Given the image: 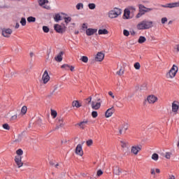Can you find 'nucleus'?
Segmentation results:
<instances>
[{
	"instance_id": "nucleus-1",
	"label": "nucleus",
	"mask_w": 179,
	"mask_h": 179,
	"mask_svg": "<svg viewBox=\"0 0 179 179\" xmlns=\"http://www.w3.org/2000/svg\"><path fill=\"white\" fill-rule=\"evenodd\" d=\"M152 27H153V21H149L146 20L140 22L136 25V29L138 30H148L149 29H152Z\"/></svg>"
},
{
	"instance_id": "nucleus-2",
	"label": "nucleus",
	"mask_w": 179,
	"mask_h": 179,
	"mask_svg": "<svg viewBox=\"0 0 179 179\" xmlns=\"http://www.w3.org/2000/svg\"><path fill=\"white\" fill-rule=\"evenodd\" d=\"M178 72V66H177L176 64H173L169 71L166 74V79H173V78H176V75H177Z\"/></svg>"
},
{
	"instance_id": "nucleus-3",
	"label": "nucleus",
	"mask_w": 179,
	"mask_h": 179,
	"mask_svg": "<svg viewBox=\"0 0 179 179\" xmlns=\"http://www.w3.org/2000/svg\"><path fill=\"white\" fill-rule=\"evenodd\" d=\"M121 13H122V10L115 8L108 12V17H110V19H115L119 17Z\"/></svg>"
},
{
	"instance_id": "nucleus-4",
	"label": "nucleus",
	"mask_w": 179,
	"mask_h": 179,
	"mask_svg": "<svg viewBox=\"0 0 179 179\" xmlns=\"http://www.w3.org/2000/svg\"><path fill=\"white\" fill-rule=\"evenodd\" d=\"M141 150H142L141 145H133L131 148V153H132L133 155H135V156H136V155H138L139 152H141Z\"/></svg>"
},
{
	"instance_id": "nucleus-5",
	"label": "nucleus",
	"mask_w": 179,
	"mask_h": 179,
	"mask_svg": "<svg viewBox=\"0 0 179 179\" xmlns=\"http://www.w3.org/2000/svg\"><path fill=\"white\" fill-rule=\"evenodd\" d=\"M54 29L57 33H59L60 34H62V33H65L66 30V27H62L58 24H55Z\"/></svg>"
},
{
	"instance_id": "nucleus-6",
	"label": "nucleus",
	"mask_w": 179,
	"mask_h": 179,
	"mask_svg": "<svg viewBox=\"0 0 179 179\" xmlns=\"http://www.w3.org/2000/svg\"><path fill=\"white\" fill-rule=\"evenodd\" d=\"M157 100H158L157 96L153 94L149 95L147 97V101L149 103V104H155V103H156Z\"/></svg>"
},
{
	"instance_id": "nucleus-7",
	"label": "nucleus",
	"mask_w": 179,
	"mask_h": 179,
	"mask_svg": "<svg viewBox=\"0 0 179 179\" xmlns=\"http://www.w3.org/2000/svg\"><path fill=\"white\" fill-rule=\"evenodd\" d=\"M13 31L11 29H3L2 30V36L3 37H6L7 38H9L10 37V34H12Z\"/></svg>"
},
{
	"instance_id": "nucleus-8",
	"label": "nucleus",
	"mask_w": 179,
	"mask_h": 179,
	"mask_svg": "<svg viewBox=\"0 0 179 179\" xmlns=\"http://www.w3.org/2000/svg\"><path fill=\"white\" fill-rule=\"evenodd\" d=\"M42 80L44 85L48 83V82L50 81V75H48V71H47V70H45L43 73V75L42 76Z\"/></svg>"
},
{
	"instance_id": "nucleus-9",
	"label": "nucleus",
	"mask_w": 179,
	"mask_h": 179,
	"mask_svg": "<svg viewBox=\"0 0 179 179\" xmlns=\"http://www.w3.org/2000/svg\"><path fill=\"white\" fill-rule=\"evenodd\" d=\"M15 162L17 164L18 169H20L23 166V162H22V157L15 156Z\"/></svg>"
},
{
	"instance_id": "nucleus-10",
	"label": "nucleus",
	"mask_w": 179,
	"mask_h": 179,
	"mask_svg": "<svg viewBox=\"0 0 179 179\" xmlns=\"http://www.w3.org/2000/svg\"><path fill=\"white\" fill-rule=\"evenodd\" d=\"M100 99H98V101H100ZM101 107V102H96L92 101V110H99Z\"/></svg>"
},
{
	"instance_id": "nucleus-11",
	"label": "nucleus",
	"mask_w": 179,
	"mask_h": 179,
	"mask_svg": "<svg viewBox=\"0 0 179 179\" xmlns=\"http://www.w3.org/2000/svg\"><path fill=\"white\" fill-rule=\"evenodd\" d=\"M114 107L110 108H108L106 113H105V117L106 118H110V117H111V115H113V114H114Z\"/></svg>"
},
{
	"instance_id": "nucleus-12",
	"label": "nucleus",
	"mask_w": 179,
	"mask_h": 179,
	"mask_svg": "<svg viewBox=\"0 0 179 179\" xmlns=\"http://www.w3.org/2000/svg\"><path fill=\"white\" fill-rule=\"evenodd\" d=\"M76 154L78 156H83V150L82 149V145L78 144L76 148Z\"/></svg>"
},
{
	"instance_id": "nucleus-13",
	"label": "nucleus",
	"mask_w": 179,
	"mask_h": 179,
	"mask_svg": "<svg viewBox=\"0 0 179 179\" xmlns=\"http://www.w3.org/2000/svg\"><path fill=\"white\" fill-rule=\"evenodd\" d=\"M104 59V54L101 52H99L96 54V56L95 57V60L97 61V62H101Z\"/></svg>"
},
{
	"instance_id": "nucleus-14",
	"label": "nucleus",
	"mask_w": 179,
	"mask_h": 179,
	"mask_svg": "<svg viewBox=\"0 0 179 179\" xmlns=\"http://www.w3.org/2000/svg\"><path fill=\"white\" fill-rule=\"evenodd\" d=\"M178 108H179V103L177 101H173L172 103L173 113H175V114H177V111H178Z\"/></svg>"
},
{
	"instance_id": "nucleus-15",
	"label": "nucleus",
	"mask_w": 179,
	"mask_h": 179,
	"mask_svg": "<svg viewBox=\"0 0 179 179\" xmlns=\"http://www.w3.org/2000/svg\"><path fill=\"white\" fill-rule=\"evenodd\" d=\"M113 174H115V176H120L121 173H122V169L120 168L118 166H115L113 169Z\"/></svg>"
},
{
	"instance_id": "nucleus-16",
	"label": "nucleus",
	"mask_w": 179,
	"mask_h": 179,
	"mask_svg": "<svg viewBox=\"0 0 179 179\" xmlns=\"http://www.w3.org/2000/svg\"><path fill=\"white\" fill-rule=\"evenodd\" d=\"M95 33H97V29L89 28L86 30L87 36H93Z\"/></svg>"
},
{
	"instance_id": "nucleus-17",
	"label": "nucleus",
	"mask_w": 179,
	"mask_h": 179,
	"mask_svg": "<svg viewBox=\"0 0 179 179\" xmlns=\"http://www.w3.org/2000/svg\"><path fill=\"white\" fill-rule=\"evenodd\" d=\"M129 15H131L129 10L128 8L124 9L123 19H131Z\"/></svg>"
},
{
	"instance_id": "nucleus-18",
	"label": "nucleus",
	"mask_w": 179,
	"mask_h": 179,
	"mask_svg": "<svg viewBox=\"0 0 179 179\" xmlns=\"http://www.w3.org/2000/svg\"><path fill=\"white\" fill-rule=\"evenodd\" d=\"M62 55H64V52H60L57 57H55L57 62H61L62 61Z\"/></svg>"
},
{
	"instance_id": "nucleus-19",
	"label": "nucleus",
	"mask_w": 179,
	"mask_h": 179,
	"mask_svg": "<svg viewBox=\"0 0 179 179\" xmlns=\"http://www.w3.org/2000/svg\"><path fill=\"white\" fill-rule=\"evenodd\" d=\"M87 120L83 121L78 123V125H79L82 129H85V127H86V125H87Z\"/></svg>"
},
{
	"instance_id": "nucleus-20",
	"label": "nucleus",
	"mask_w": 179,
	"mask_h": 179,
	"mask_svg": "<svg viewBox=\"0 0 179 179\" xmlns=\"http://www.w3.org/2000/svg\"><path fill=\"white\" fill-rule=\"evenodd\" d=\"M146 42V38L145 36H140L138 40V43L139 44H143V43Z\"/></svg>"
},
{
	"instance_id": "nucleus-21",
	"label": "nucleus",
	"mask_w": 179,
	"mask_h": 179,
	"mask_svg": "<svg viewBox=\"0 0 179 179\" xmlns=\"http://www.w3.org/2000/svg\"><path fill=\"white\" fill-rule=\"evenodd\" d=\"M98 34H108V30L103 29H99Z\"/></svg>"
},
{
	"instance_id": "nucleus-22",
	"label": "nucleus",
	"mask_w": 179,
	"mask_h": 179,
	"mask_svg": "<svg viewBox=\"0 0 179 179\" xmlns=\"http://www.w3.org/2000/svg\"><path fill=\"white\" fill-rule=\"evenodd\" d=\"M73 107H76V108H79V107H82V105L79 103L78 101H73L72 103Z\"/></svg>"
},
{
	"instance_id": "nucleus-23",
	"label": "nucleus",
	"mask_w": 179,
	"mask_h": 179,
	"mask_svg": "<svg viewBox=\"0 0 179 179\" xmlns=\"http://www.w3.org/2000/svg\"><path fill=\"white\" fill-rule=\"evenodd\" d=\"M38 124L43 129H45V122H43V120L41 119L38 120Z\"/></svg>"
},
{
	"instance_id": "nucleus-24",
	"label": "nucleus",
	"mask_w": 179,
	"mask_h": 179,
	"mask_svg": "<svg viewBox=\"0 0 179 179\" xmlns=\"http://www.w3.org/2000/svg\"><path fill=\"white\" fill-rule=\"evenodd\" d=\"M27 20L29 23H34L36 22V17L31 16L27 17Z\"/></svg>"
},
{
	"instance_id": "nucleus-25",
	"label": "nucleus",
	"mask_w": 179,
	"mask_h": 179,
	"mask_svg": "<svg viewBox=\"0 0 179 179\" xmlns=\"http://www.w3.org/2000/svg\"><path fill=\"white\" fill-rule=\"evenodd\" d=\"M58 124L59 125L60 127H64V118L60 117L58 119Z\"/></svg>"
},
{
	"instance_id": "nucleus-26",
	"label": "nucleus",
	"mask_w": 179,
	"mask_h": 179,
	"mask_svg": "<svg viewBox=\"0 0 179 179\" xmlns=\"http://www.w3.org/2000/svg\"><path fill=\"white\" fill-rule=\"evenodd\" d=\"M138 8L139 12H143V13H145V10L146 9V7H145V6L139 4Z\"/></svg>"
},
{
	"instance_id": "nucleus-27",
	"label": "nucleus",
	"mask_w": 179,
	"mask_h": 179,
	"mask_svg": "<svg viewBox=\"0 0 179 179\" xmlns=\"http://www.w3.org/2000/svg\"><path fill=\"white\" fill-rule=\"evenodd\" d=\"M26 113H27V106H24L21 109V114H22V115H24Z\"/></svg>"
},
{
	"instance_id": "nucleus-28",
	"label": "nucleus",
	"mask_w": 179,
	"mask_h": 179,
	"mask_svg": "<svg viewBox=\"0 0 179 179\" xmlns=\"http://www.w3.org/2000/svg\"><path fill=\"white\" fill-rule=\"evenodd\" d=\"M124 71L122 69V67L118 71L116 72V75H118L119 76H122L124 75Z\"/></svg>"
},
{
	"instance_id": "nucleus-29",
	"label": "nucleus",
	"mask_w": 179,
	"mask_h": 179,
	"mask_svg": "<svg viewBox=\"0 0 179 179\" xmlns=\"http://www.w3.org/2000/svg\"><path fill=\"white\" fill-rule=\"evenodd\" d=\"M54 19L56 22H59V20H62V17L61 15L59 14H56L55 16L54 17Z\"/></svg>"
},
{
	"instance_id": "nucleus-30",
	"label": "nucleus",
	"mask_w": 179,
	"mask_h": 179,
	"mask_svg": "<svg viewBox=\"0 0 179 179\" xmlns=\"http://www.w3.org/2000/svg\"><path fill=\"white\" fill-rule=\"evenodd\" d=\"M152 160H155V162H157V160H159V155H157L156 153H154L152 155Z\"/></svg>"
},
{
	"instance_id": "nucleus-31",
	"label": "nucleus",
	"mask_w": 179,
	"mask_h": 179,
	"mask_svg": "<svg viewBox=\"0 0 179 179\" xmlns=\"http://www.w3.org/2000/svg\"><path fill=\"white\" fill-rule=\"evenodd\" d=\"M61 68L62 69H65L66 71H69V68H71V66L69 64H63Z\"/></svg>"
},
{
	"instance_id": "nucleus-32",
	"label": "nucleus",
	"mask_w": 179,
	"mask_h": 179,
	"mask_svg": "<svg viewBox=\"0 0 179 179\" xmlns=\"http://www.w3.org/2000/svg\"><path fill=\"white\" fill-rule=\"evenodd\" d=\"M76 9L78 10H80V9H83V3H78L76 6Z\"/></svg>"
},
{
	"instance_id": "nucleus-33",
	"label": "nucleus",
	"mask_w": 179,
	"mask_h": 179,
	"mask_svg": "<svg viewBox=\"0 0 179 179\" xmlns=\"http://www.w3.org/2000/svg\"><path fill=\"white\" fill-rule=\"evenodd\" d=\"M17 156H20V157H22V155H23V150L22 149H18L16 151Z\"/></svg>"
},
{
	"instance_id": "nucleus-34",
	"label": "nucleus",
	"mask_w": 179,
	"mask_h": 179,
	"mask_svg": "<svg viewBox=\"0 0 179 179\" xmlns=\"http://www.w3.org/2000/svg\"><path fill=\"white\" fill-rule=\"evenodd\" d=\"M122 148H127L128 146V142L122 141H120Z\"/></svg>"
},
{
	"instance_id": "nucleus-35",
	"label": "nucleus",
	"mask_w": 179,
	"mask_h": 179,
	"mask_svg": "<svg viewBox=\"0 0 179 179\" xmlns=\"http://www.w3.org/2000/svg\"><path fill=\"white\" fill-rule=\"evenodd\" d=\"M64 19L65 23H66L67 24L71 22V20H72V18L71 17H64Z\"/></svg>"
},
{
	"instance_id": "nucleus-36",
	"label": "nucleus",
	"mask_w": 179,
	"mask_h": 179,
	"mask_svg": "<svg viewBox=\"0 0 179 179\" xmlns=\"http://www.w3.org/2000/svg\"><path fill=\"white\" fill-rule=\"evenodd\" d=\"M135 69L139 70L141 69V64L139 62H136L134 65Z\"/></svg>"
},
{
	"instance_id": "nucleus-37",
	"label": "nucleus",
	"mask_w": 179,
	"mask_h": 179,
	"mask_svg": "<svg viewBox=\"0 0 179 179\" xmlns=\"http://www.w3.org/2000/svg\"><path fill=\"white\" fill-rule=\"evenodd\" d=\"M127 9H129V12L130 13L131 12V13H134V12H135L136 10V8H135V7H134V6H129L127 8Z\"/></svg>"
},
{
	"instance_id": "nucleus-38",
	"label": "nucleus",
	"mask_w": 179,
	"mask_h": 179,
	"mask_svg": "<svg viewBox=\"0 0 179 179\" xmlns=\"http://www.w3.org/2000/svg\"><path fill=\"white\" fill-rule=\"evenodd\" d=\"M81 61H83V62H85V64H87V62L89 61V58H87V57H86V56H83L81 57Z\"/></svg>"
},
{
	"instance_id": "nucleus-39",
	"label": "nucleus",
	"mask_w": 179,
	"mask_h": 179,
	"mask_svg": "<svg viewBox=\"0 0 179 179\" xmlns=\"http://www.w3.org/2000/svg\"><path fill=\"white\" fill-rule=\"evenodd\" d=\"M3 129H6L7 131H9V129H10V127L7 123L3 124Z\"/></svg>"
},
{
	"instance_id": "nucleus-40",
	"label": "nucleus",
	"mask_w": 179,
	"mask_h": 179,
	"mask_svg": "<svg viewBox=\"0 0 179 179\" xmlns=\"http://www.w3.org/2000/svg\"><path fill=\"white\" fill-rule=\"evenodd\" d=\"M20 24L22 26H26V18L22 17L20 20Z\"/></svg>"
},
{
	"instance_id": "nucleus-41",
	"label": "nucleus",
	"mask_w": 179,
	"mask_h": 179,
	"mask_svg": "<svg viewBox=\"0 0 179 179\" xmlns=\"http://www.w3.org/2000/svg\"><path fill=\"white\" fill-rule=\"evenodd\" d=\"M88 7L91 10L96 9V4H94V3H90V4H88Z\"/></svg>"
},
{
	"instance_id": "nucleus-42",
	"label": "nucleus",
	"mask_w": 179,
	"mask_h": 179,
	"mask_svg": "<svg viewBox=\"0 0 179 179\" xmlns=\"http://www.w3.org/2000/svg\"><path fill=\"white\" fill-rule=\"evenodd\" d=\"M43 31H44V33H48L50 31V28H48V27L47 26H43Z\"/></svg>"
},
{
	"instance_id": "nucleus-43",
	"label": "nucleus",
	"mask_w": 179,
	"mask_h": 179,
	"mask_svg": "<svg viewBox=\"0 0 179 179\" xmlns=\"http://www.w3.org/2000/svg\"><path fill=\"white\" fill-rule=\"evenodd\" d=\"M51 115L53 117V118H55L57 115V111L51 110Z\"/></svg>"
},
{
	"instance_id": "nucleus-44",
	"label": "nucleus",
	"mask_w": 179,
	"mask_h": 179,
	"mask_svg": "<svg viewBox=\"0 0 179 179\" xmlns=\"http://www.w3.org/2000/svg\"><path fill=\"white\" fill-rule=\"evenodd\" d=\"M97 115H99V114L97 113V111H92V117L93 118H97Z\"/></svg>"
},
{
	"instance_id": "nucleus-45",
	"label": "nucleus",
	"mask_w": 179,
	"mask_h": 179,
	"mask_svg": "<svg viewBox=\"0 0 179 179\" xmlns=\"http://www.w3.org/2000/svg\"><path fill=\"white\" fill-rule=\"evenodd\" d=\"M87 143V146H92V145H93V140L90 139L87 141L86 142Z\"/></svg>"
},
{
	"instance_id": "nucleus-46",
	"label": "nucleus",
	"mask_w": 179,
	"mask_h": 179,
	"mask_svg": "<svg viewBox=\"0 0 179 179\" xmlns=\"http://www.w3.org/2000/svg\"><path fill=\"white\" fill-rule=\"evenodd\" d=\"M123 34L124 36H125L126 37H128V36H129V31L127 30V29H124L123 31Z\"/></svg>"
},
{
	"instance_id": "nucleus-47",
	"label": "nucleus",
	"mask_w": 179,
	"mask_h": 179,
	"mask_svg": "<svg viewBox=\"0 0 179 179\" xmlns=\"http://www.w3.org/2000/svg\"><path fill=\"white\" fill-rule=\"evenodd\" d=\"M85 101L87 104H90V103H92V96H89L88 98H87L85 99Z\"/></svg>"
},
{
	"instance_id": "nucleus-48",
	"label": "nucleus",
	"mask_w": 179,
	"mask_h": 179,
	"mask_svg": "<svg viewBox=\"0 0 179 179\" xmlns=\"http://www.w3.org/2000/svg\"><path fill=\"white\" fill-rule=\"evenodd\" d=\"M171 152H166V155H165V157L166 159H170V158L171 157Z\"/></svg>"
},
{
	"instance_id": "nucleus-49",
	"label": "nucleus",
	"mask_w": 179,
	"mask_h": 179,
	"mask_svg": "<svg viewBox=\"0 0 179 179\" xmlns=\"http://www.w3.org/2000/svg\"><path fill=\"white\" fill-rule=\"evenodd\" d=\"M96 176L98 177H100L101 176H103V171H101V169L98 170L96 172Z\"/></svg>"
},
{
	"instance_id": "nucleus-50",
	"label": "nucleus",
	"mask_w": 179,
	"mask_h": 179,
	"mask_svg": "<svg viewBox=\"0 0 179 179\" xmlns=\"http://www.w3.org/2000/svg\"><path fill=\"white\" fill-rule=\"evenodd\" d=\"M143 15H145V13H143V12H141V11H140V13H138L136 15V17H137V19H139V17H141V16H143Z\"/></svg>"
},
{
	"instance_id": "nucleus-51",
	"label": "nucleus",
	"mask_w": 179,
	"mask_h": 179,
	"mask_svg": "<svg viewBox=\"0 0 179 179\" xmlns=\"http://www.w3.org/2000/svg\"><path fill=\"white\" fill-rule=\"evenodd\" d=\"M38 3L40 6H43V5H45V2L44 1V0H39Z\"/></svg>"
},
{
	"instance_id": "nucleus-52",
	"label": "nucleus",
	"mask_w": 179,
	"mask_h": 179,
	"mask_svg": "<svg viewBox=\"0 0 179 179\" xmlns=\"http://www.w3.org/2000/svg\"><path fill=\"white\" fill-rule=\"evenodd\" d=\"M15 120H17V115H14L10 117L11 121H15Z\"/></svg>"
},
{
	"instance_id": "nucleus-53",
	"label": "nucleus",
	"mask_w": 179,
	"mask_h": 179,
	"mask_svg": "<svg viewBox=\"0 0 179 179\" xmlns=\"http://www.w3.org/2000/svg\"><path fill=\"white\" fill-rule=\"evenodd\" d=\"M161 22H162V24H164V23H166V22H167V17H162L161 20Z\"/></svg>"
},
{
	"instance_id": "nucleus-54",
	"label": "nucleus",
	"mask_w": 179,
	"mask_h": 179,
	"mask_svg": "<svg viewBox=\"0 0 179 179\" xmlns=\"http://www.w3.org/2000/svg\"><path fill=\"white\" fill-rule=\"evenodd\" d=\"M144 10H145L144 13H146L148 12H152V10H153V8H146Z\"/></svg>"
},
{
	"instance_id": "nucleus-55",
	"label": "nucleus",
	"mask_w": 179,
	"mask_h": 179,
	"mask_svg": "<svg viewBox=\"0 0 179 179\" xmlns=\"http://www.w3.org/2000/svg\"><path fill=\"white\" fill-rule=\"evenodd\" d=\"M109 96H111L112 99H115V96H114V94H113V92L110 91L108 92Z\"/></svg>"
},
{
	"instance_id": "nucleus-56",
	"label": "nucleus",
	"mask_w": 179,
	"mask_h": 179,
	"mask_svg": "<svg viewBox=\"0 0 179 179\" xmlns=\"http://www.w3.org/2000/svg\"><path fill=\"white\" fill-rule=\"evenodd\" d=\"M174 49L177 50V52H179V45H175Z\"/></svg>"
},
{
	"instance_id": "nucleus-57",
	"label": "nucleus",
	"mask_w": 179,
	"mask_h": 179,
	"mask_svg": "<svg viewBox=\"0 0 179 179\" xmlns=\"http://www.w3.org/2000/svg\"><path fill=\"white\" fill-rule=\"evenodd\" d=\"M69 69H70V71H71V72H73V71H75V66H70Z\"/></svg>"
},
{
	"instance_id": "nucleus-58",
	"label": "nucleus",
	"mask_w": 179,
	"mask_h": 179,
	"mask_svg": "<svg viewBox=\"0 0 179 179\" xmlns=\"http://www.w3.org/2000/svg\"><path fill=\"white\" fill-rule=\"evenodd\" d=\"M151 174H152V176H155V174H156V172H155V169H151Z\"/></svg>"
},
{
	"instance_id": "nucleus-59",
	"label": "nucleus",
	"mask_w": 179,
	"mask_h": 179,
	"mask_svg": "<svg viewBox=\"0 0 179 179\" xmlns=\"http://www.w3.org/2000/svg\"><path fill=\"white\" fill-rule=\"evenodd\" d=\"M50 166H52V167H55V163H54V162H52V161L50 162Z\"/></svg>"
},
{
	"instance_id": "nucleus-60",
	"label": "nucleus",
	"mask_w": 179,
	"mask_h": 179,
	"mask_svg": "<svg viewBox=\"0 0 179 179\" xmlns=\"http://www.w3.org/2000/svg\"><path fill=\"white\" fill-rule=\"evenodd\" d=\"M55 169H59V164H58V163L55 164Z\"/></svg>"
},
{
	"instance_id": "nucleus-61",
	"label": "nucleus",
	"mask_w": 179,
	"mask_h": 179,
	"mask_svg": "<svg viewBox=\"0 0 179 179\" xmlns=\"http://www.w3.org/2000/svg\"><path fill=\"white\" fill-rule=\"evenodd\" d=\"M132 94L127 95V100H129V99H132Z\"/></svg>"
},
{
	"instance_id": "nucleus-62",
	"label": "nucleus",
	"mask_w": 179,
	"mask_h": 179,
	"mask_svg": "<svg viewBox=\"0 0 179 179\" xmlns=\"http://www.w3.org/2000/svg\"><path fill=\"white\" fill-rule=\"evenodd\" d=\"M83 29H87V25H86V24H83Z\"/></svg>"
},
{
	"instance_id": "nucleus-63",
	"label": "nucleus",
	"mask_w": 179,
	"mask_h": 179,
	"mask_svg": "<svg viewBox=\"0 0 179 179\" xmlns=\"http://www.w3.org/2000/svg\"><path fill=\"white\" fill-rule=\"evenodd\" d=\"M169 179H176V176H174L173 175L170 176V178Z\"/></svg>"
},
{
	"instance_id": "nucleus-64",
	"label": "nucleus",
	"mask_w": 179,
	"mask_h": 179,
	"mask_svg": "<svg viewBox=\"0 0 179 179\" xmlns=\"http://www.w3.org/2000/svg\"><path fill=\"white\" fill-rule=\"evenodd\" d=\"M20 24H19V23H16V25H15V29H19V27H20Z\"/></svg>"
}]
</instances>
